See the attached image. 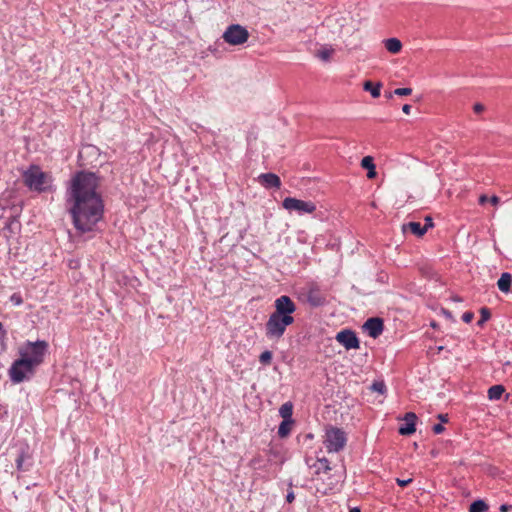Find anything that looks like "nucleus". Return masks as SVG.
I'll return each mask as SVG.
<instances>
[{"label":"nucleus","mask_w":512,"mask_h":512,"mask_svg":"<svg viewBox=\"0 0 512 512\" xmlns=\"http://www.w3.org/2000/svg\"><path fill=\"white\" fill-rule=\"evenodd\" d=\"M453 300H454V301H461V299H460L459 297H457V296H454V297H453Z\"/></svg>","instance_id":"45"},{"label":"nucleus","mask_w":512,"mask_h":512,"mask_svg":"<svg viewBox=\"0 0 512 512\" xmlns=\"http://www.w3.org/2000/svg\"><path fill=\"white\" fill-rule=\"evenodd\" d=\"M363 329L367 331L372 338L379 337L384 329L383 320L378 317L369 318L363 325Z\"/></svg>","instance_id":"11"},{"label":"nucleus","mask_w":512,"mask_h":512,"mask_svg":"<svg viewBox=\"0 0 512 512\" xmlns=\"http://www.w3.org/2000/svg\"><path fill=\"white\" fill-rule=\"evenodd\" d=\"M396 482H397V484H398L399 486L404 487V486L408 485L409 483H411V482H412V479H411V478H409V479H406V480H402V479H399V478H398V479H396Z\"/></svg>","instance_id":"34"},{"label":"nucleus","mask_w":512,"mask_h":512,"mask_svg":"<svg viewBox=\"0 0 512 512\" xmlns=\"http://www.w3.org/2000/svg\"><path fill=\"white\" fill-rule=\"evenodd\" d=\"M393 94H394V93H391V92H390V93H388V94L386 95V97L390 99V98H392V95H393Z\"/></svg>","instance_id":"44"},{"label":"nucleus","mask_w":512,"mask_h":512,"mask_svg":"<svg viewBox=\"0 0 512 512\" xmlns=\"http://www.w3.org/2000/svg\"><path fill=\"white\" fill-rule=\"evenodd\" d=\"M349 512H361L359 508H352L349 510Z\"/></svg>","instance_id":"43"},{"label":"nucleus","mask_w":512,"mask_h":512,"mask_svg":"<svg viewBox=\"0 0 512 512\" xmlns=\"http://www.w3.org/2000/svg\"><path fill=\"white\" fill-rule=\"evenodd\" d=\"M474 317V314L472 312H465L462 315V320L466 323H470Z\"/></svg>","instance_id":"32"},{"label":"nucleus","mask_w":512,"mask_h":512,"mask_svg":"<svg viewBox=\"0 0 512 512\" xmlns=\"http://www.w3.org/2000/svg\"><path fill=\"white\" fill-rule=\"evenodd\" d=\"M402 111H403V113H405V114H407V115H408V114H410V111H411V105H409V104H405V105H403V107H402Z\"/></svg>","instance_id":"37"},{"label":"nucleus","mask_w":512,"mask_h":512,"mask_svg":"<svg viewBox=\"0 0 512 512\" xmlns=\"http://www.w3.org/2000/svg\"><path fill=\"white\" fill-rule=\"evenodd\" d=\"M24 184L33 191L45 192L50 188L51 178L38 166L32 165L23 173Z\"/></svg>","instance_id":"5"},{"label":"nucleus","mask_w":512,"mask_h":512,"mask_svg":"<svg viewBox=\"0 0 512 512\" xmlns=\"http://www.w3.org/2000/svg\"><path fill=\"white\" fill-rule=\"evenodd\" d=\"M292 413L293 405L290 402L284 403L279 409V414L283 418V420H292Z\"/></svg>","instance_id":"22"},{"label":"nucleus","mask_w":512,"mask_h":512,"mask_svg":"<svg viewBox=\"0 0 512 512\" xmlns=\"http://www.w3.org/2000/svg\"><path fill=\"white\" fill-rule=\"evenodd\" d=\"M443 312L446 314V316H449V317H450V312H448V311H446V310H444Z\"/></svg>","instance_id":"46"},{"label":"nucleus","mask_w":512,"mask_h":512,"mask_svg":"<svg viewBox=\"0 0 512 512\" xmlns=\"http://www.w3.org/2000/svg\"><path fill=\"white\" fill-rule=\"evenodd\" d=\"M335 50L331 46H322L317 52L316 57H318L320 60L324 62L330 61L331 57L333 56Z\"/></svg>","instance_id":"19"},{"label":"nucleus","mask_w":512,"mask_h":512,"mask_svg":"<svg viewBox=\"0 0 512 512\" xmlns=\"http://www.w3.org/2000/svg\"><path fill=\"white\" fill-rule=\"evenodd\" d=\"M25 452L23 451L16 459V465H17V469L18 470H22V467H23V462L25 460Z\"/></svg>","instance_id":"29"},{"label":"nucleus","mask_w":512,"mask_h":512,"mask_svg":"<svg viewBox=\"0 0 512 512\" xmlns=\"http://www.w3.org/2000/svg\"><path fill=\"white\" fill-rule=\"evenodd\" d=\"M491 317L490 310L488 308L482 307V323L488 321Z\"/></svg>","instance_id":"30"},{"label":"nucleus","mask_w":512,"mask_h":512,"mask_svg":"<svg viewBox=\"0 0 512 512\" xmlns=\"http://www.w3.org/2000/svg\"><path fill=\"white\" fill-rule=\"evenodd\" d=\"M489 509L488 505L482 500V512H487Z\"/></svg>","instance_id":"42"},{"label":"nucleus","mask_w":512,"mask_h":512,"mask_svg":"<svg viewBox=\"0 0 512 512\" xmlns=\"http://www.w3.org/2000/svg\"><path fill=\"white\" fill-rule=\"evenodd\" d=\"M438 419H439L442 423H446V422H448V415H447V414H439V415H438Z\"/></svg>","instance_id":"38"},{"label":"nucleus","mask_w":512,"mask_h":512,"mask_svg":"<svg viewBox=\"0 0 512 512\" xmlns=\"http://www.w3.org/2000/svg\"><path fill=\"white\" fill-rule=\"evenodd\" d=\"M424 227H427V230L429 228H432L433 227V220L430 216H426L425 217V225H423Z\"/></svg>","instance_id":"35"},{"label":"nucleus","mask_w":512,"mask_h":512,"mask_svg":"<svg viewBox=\"0 0 512 512\" xmlns=\"http://www.w3.org/2000/svg\"><path fill=\"white\" fill-rule=\"evenodd\" d=\"M470 512H480V499L475 500L470 506Z\"/></svg>","instance_id":"31"},{"label":"nucleus","mask_w":512,"mask_h":512,"mask_svg":"<svg viewBox=\"0 0 512 512\" xmlns=\"http://www.w3.org/2000/svg\"><path fill=\"white\" fill-rule=\"evenodd\" d=\"M274 307L275 310L265 324V333L267 338L279 340L287 327L294 323L293 313L296 311V304L289 296L282 295L274 301Z\"/></svg>","instance_id":"2"},{"label":"nucleus","mask_w":512,"mask_h":512,"mask_svg":"<svg viewBox=\"0 0 512 512\" xmlns=\"http://www.w3.org/2000/svg\"><path fill=\"white\" fill-rule=\"evenodd\" d=\"M385 48L392 54H398L402 49V43L397 38H389L384 41Z\"/></svg>","instance_id":"17"},{"label":"nucleus","mask_w":512,"mask_h":512,"mask_svg":"<svg viewBox=\"0 0 512 512\" xmlns=\"http://www.w3.org/2000/svg\"><path fill=\"white\" fill-rule=\"evenodd\" d=\"M395 95H398V96H408L412 93V89L411 88H397L394 90L393 92Z\"/></svg>","instance_id":"27"},{"label":"nucleus","mask_w":512,"mask_h":512,"mask_svg":"<svg viewBox=\"0 0 512 512\" xmlns=\"http://www.w3.org/2000/svg\"><path fill=\"white\" fill-rule=\"evenodd\" d=\"M330 470H331V467L329 465V461L326 458H320L317 460V465H316L317 473H320V472L327 473Z\"/></svg>","instance_id":"23"},{"label":"nucleus","mask_w":512,"mask_h":512,"mask_svg":"<svg viewBox=\"0 0 512 512\" xmlns=\"http://www.w3.org/2000/svg\"><path fill=\"white\" fill-rule=\"evenodd\" d=\"M5 334H6V332L3 328V325H2V323H0V339L4 338Z\"/></svg>","instance_id":"41"},{"label":"nucleus","mask_w":512,"mask_h":512,"mask_svg":"<svg viewBox=\"0 0 512 512\" xmlns=\"http://www.w3.org/2000/svg\"><path fill=\"white\" fill-rule=\"evenodd\" d=\"M248 30L240 24L229 25L222 35L225 43L232 46H239L246 43L249 39Z\"/></svg>","instance_id":"7"},{"label":"nucleus","mask_w":512,"mask_h":512,"mask_svg":"<svg viewBox=\"0 0 512 512\" xmlns=\"http://www.w3.org/2000/svg\"><path fill=\"white\" fill-rule=\"evenodd\" d=\"M512 283V276L508 272L502 273L501 277L497 282V286L501 292L507 293L510 291Z\"/></svg>","instance_id":"16"},{"label":"nucleus","mask_w":512,"mask_h":512,"mask_svg":"<svg viewBox=\"0 0 512 512\" xmlns=\"http://www.w3.org/2000/svg\"><path fill=\"white\" fill-rule=\"evenodd\" d=\"M404 420L406 422V425L399 428V433L401 435H410V434L414 433L416 430V428H415L416 420H417L416 414L413 412H408L405 414Z\"/></svg>","instance_id":"12"},{"label":"nucleus","mask_w":512,"mask_h":512,"mask_svg":"<svg viewBox=\"0 0 512 512\" xmlns=\"http://www.w3.org/2000/svg\"><path fill=\"white\" fill-rule=\"evenodd\" d=\"M432 429L435 434H440L445 430L444 426L441 423L434 425Z\"/></svg>","instance_id":"33"},{"label":"nucleus","mask_w":512,"mask_h":512,"mask_svg":"<svg viewBox=\"0 0 512 512\" xmlns=\"http://www.w3.org/2000/svg\"><path fill=\"white\" fill-rule=\"evenodd\" d=\"M511 509V506L510 505H507V504H502L499 508V510L501 512H508L509 510Z\"/></svg>","instance_id":"39"},{"label":"nucleus","mask_w":512,"mask_h":512,"mask_svg":"<svg viewBox=\"0 0 512 512\" xmlns=\"http://www.w3.org/2000/svg\"><path fill=\"white\" fill-rule=\"evenodd\" d=\"M371 389L375 392H378L380 394H383L386 390V386L383 382H374L371 385Z\"/></svg>","instance_id":"26"},{"label":"nucleus","mask_w":512,"mask_h":512,"mask_svg":"<svg viewBox=\"0 0 512 512\" xmlns=\"http://www.w3.org/2000/svg\"><path fill=\"white\" fill-rule=\"evenodd\" d=\"M294 499H295V495H294V493H293L292 491H291V492H289V493L286 495V500H287V502L292 503V502L294 501Z\"/></svg>","instance_id":"36"},{"label":"nucleus","mask_w":512,"mask_h":512,"mask_svg":"<svg viewBox=\"0 0 512 512\" xmlns=\"http://www.w3.org/2000/svg\"><path fill=\"white\" fill-rule=\"evenodd\" d=\"M10 301H11L14 305H16V306H19V305H21V304L23 303V299H22L21 295H20V294H18V293H14V294H12V295L10 296Z\"/></svg>","instance_id":"28"},{"label":"nucleus","mask_w":512,"mask_h":512,"mask_svg":"<svg viewBox=\"0 0 512 512\" xmlns=\"http://www.w3.org/2000/svg\"><path fill=\"white\" fill-rule=\"evenodd\" d=\"M48 349L49 344L45 340L27 341L18 348V354L25 359L22 364L37 368L44 362Z\"/></svg>","instance_id":"3"},{"label":"nucleus","mask_w":512,"mask_h":512,"mask_svg":"<svg viewBox=\"0 0 512 512\" xmlns=\"http://www.w3.org/2000/svg\"><path fill=\"white\" fill-rule=\"evenodd\" d=\"M95 174L79 172L71 180L67 202L75 228L84 233L91 231L103 216V203L96 192Z\"/></svg>","instance_id":"1"},{"label":"nucleus","mask_w":512,"mask_h":512,"mask_svg":"<svg viewBox=\"0 0 512 512\" xmlns=\"http://www.w3.org/2000/svg\"><path fill=\"white\" fill-rule=\"evenodd\" d=\"M381 87H382L381 82H377L376 84H373L371 81H365L363 83V89L367 92H370V94L373 98H378L380 96Z\"/></svg>","instance_id":"18"},{"label":"nucleus","mask_w":512,"mask_h":512,"mask_svg":"<svg viewBox=\"0 0 512 512\" xmlns=\"http://www.w3.org/2000/svg\"><path fill=\"white\" fill-rule=\"evenodd\" d=\"M347 442L346 433L338 427L326 429L324 444L329 453H337L344 449Z\"/></svg>","instance_id":"6"},{"label":"nucleus","mask_w":512,"mask_h":512,"mask_svg":"<svg viewBox=\"0 0 512 512\" xmlns=\"http://www.w3.org/2000/svg\"><path fill=\"white\" fill-rule=\"evenodd\" d=\"M282 206L288 211H297L299 213L311 214L316 210V205L312 201H304L292 197L285 198Z\"/></svg>","instance_id":"9"},{"label":"nucleus","mask_w":512,"mask_h":512,"mask_svg":"<svg viewBox=\"0 0 512 512\" xmlns=\"http://www.w3.org/2000/svg\"><path fill=\"white\" fill-rule=\"evenodd\" d=\"M325 25L334 38L343 40L351 37L357 31L355 22L350 17L332 16L326 19Z\"/></svg>","instance_id":"4"},{"label":"nucleus","mask_w":512,"mask_h":512,"mask_svg":"<svg viewBox=\"0 0 512 512\" xmlns=\"http://www.w3.org/2000/svg\"><path fill=\"white\" fill-rule=\"evenodd\" d=\"M361 167L367 170V177L369 179H374L377 176L376 166L372 156H365L361 160Z\"/></svg>","instance_id":"15"},{"label":"nucleus","mask_w":512,"mask_h":512,"mask_svg":"<svg viewBox=\"0 0 512 512\" xmlns=\"http://www.w3.org/2000/svg\"><path fill=\"white\" fill-rule=\"evenodd\" d=\"M336 340L342 344L347 350L358 349L360 346L359 340L352 330L345 329L337 333Z\"/></svg>","instance_id":"10"},{"label":"nucleus","mask_w":512,"mask_h":512,"mask_svg":"<svg viewBox=\"0 0 512 512\" xmlns=\"http://www.w3.org/2000/svg\"><path fill=\"white\" fill-rule=\"evenodd\" d=\"M505 392V387L501 384L494 385L488 389V398L490 400H499Z\"/></svg>","instance_id":"20"},{"label":"nucleus","mask_w":512,"mask_h":512,"mask_svg":"<svg viewBox=\"0 0 512 512\" xmlns=\"http://www.w3.org/2000/svg\"><path fill=\"white\" fill-rule=\"evenodd\" d=\"M500 203V198L496 195L488 197L486 195H482V206L485 204H490L493 207H497Z\"/></svg>","instance_id":"24"},{"label":"nucleus","mask_w":512,"mask_h":512,"mask_svg":"<svg viewBox=\"0 0 512 512\" xmlns=\"http://www.w3.org/2000/svg\"><path fill=\"white\" fill-rule=\"evenodd\" d=\"M260 183L266 188H277L281 186L280 178L274 173H263L259 176Z\"/></svg>","instance_id":"13"},{"label":"nucleus","mask_w":512,"mask_h":512,"mask_svg":"<svg viewBox=\"0 0 512 512\" xmlns=\"http://www.w3.org/2000/svg\"><path fill=\"white\" fill-rule=\"evenodd\" d=\"M403 232L410 231L412 234L416 235L417 237H422L427 232V227H424L419 222H409L406 224H403L402 226Z\"/></svg>","instance_id":"14"},{"label":"nucleus","mask_w":512,"mask_h":512,"mask_svg":"<svg viewBox=\"0 0 512 512\" xmlns=\"http://www.w3.org/2000/svg\"><path fill=\"white\" fill-rule=\"evenodd\" d=\"M259 361L263 365H269L272 361V352L268 350L262 352L259 356Z\"/></svg>","instance_id":"25"},{"label":"nucleus","mask_w":512,"mask_h":512,"mask_svg":"<svg viewBox=\"0 0 512 512\" xmlns=\"http://www.w3.org/2000/svg\"><path fill=\"white\" fill-rule=\"evenodd\" d=\"M473 110L476 114H480V103H475L473 105Z\"/></svg>","instance_id":"40"},{"label":"nucleus","mask_w":512,"mask_h":512,"mask_svg":"<svg viewBox=\"0 0 512 512\" xmlns=\"http://www.w3.org/2000/svg\"><path fill=\"white\" fill-rule=\"evenodd\" d=\"M22 361L25 362V359L19 357L8 370L10 380L15 384L21 383L35 374L36 367L22 364Z\"/></svg>","instance_id":"8"},{"label":"nucleus","mask_w":512,"mask_h":512,"mask_svg":"<svg viewBox=\"0 0 512 512\" xmlns=\"http://www.w3.org/2000/svg\"><path fill=\"white\" fill-rule=\"evenodd\" d=\"M293 420H283L278 428V435L281 438H285L290 434Z\"/></svg>","instance_id":"21"}]
</instances>
